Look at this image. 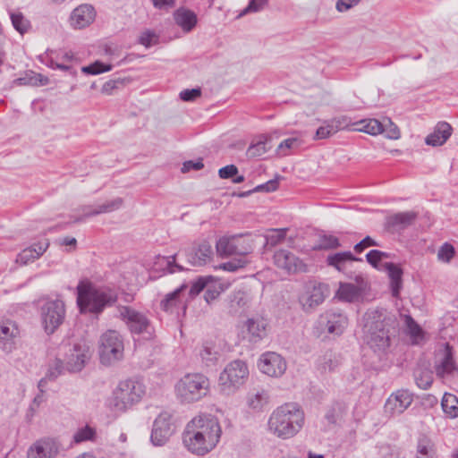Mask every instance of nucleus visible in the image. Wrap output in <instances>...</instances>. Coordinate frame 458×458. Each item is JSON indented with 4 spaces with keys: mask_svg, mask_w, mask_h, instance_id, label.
Returning <instances> with one entry per match:
<instances>
[{
    "mask_svg": "<svg viewBox=\"0 0 458 458\" xmlns=\"http://www.w3.org/2000/svg\"><path fill=\"white\" fill-rule=\"evenodd\" d=\"M346 406L344 403L335 402L333 403L326 411L325 419L328 424H335L337 420L345 412Z\"/></svg>",
    "mask_w": 458,
    "mask_h": 458,
    "instance_id": "a19ab883",
    "label": "nucleus"
},
{
    "mask_svg": "<svg viewBox=\"0 0 458 458\" xmlns=\"http://www.w3.org/2000/svg\"><path fill=\"white\" fill-rule=\"evenodd\" d=\"M444 412L451 419L458 417V398L453 394L445 393L441 402Z\"/></svg>",
    "mask_w": 458,
    "mask_h": 458,
    "instance_id": "58836bf2",
    "label": "nucleus"
},
{
    "mask_svg": "<svg viewBox=\"0 0 458 458\" xmlns=\"http://www.w3.org/2000/svg\"><path fill=\"white\" fill-rule=\"evenodd\" d=\"M267 1L268 0H250L248 5L242 11L240 16L260 12L267 4Z\"/></svg>",
    "mask_w": 458,
    "mask_h": 458,
    "instance_id": "5fc2aeb1",
    "label": "nucleus"
},
{
    "mask_svg": "<svg viewBox=\"0 0 458 458\" xmlns=\"http://www.w3.org/2000/svg\"><path fill=\"white\" fill-rule=\"evenodd\" d=\"M94 18V8L89 4H81L72 11L70 20L74 28L82 29L89 26Z\"/></svg>",
    "mask_w": 458,
    "mask_h": 458,
    "instance_id": "393cba45",
    "label": "nucleus"
},
{
    "mask_svg": "<svg viewBox=\"0 0 458 458\" xmlns=\"http://www.w3.org/2000/svg\"><path fill=\"white\" fill-rule=\"evenodd\" d=\"M259 368L264 374L277 377L285 372L286 362L280 354L267 352L260 357Z\"/></svg>",
    "mask_w": 458,
    "mask_h": 458,
    "instance_id": "a211bd4d",
    "label": "nucleus"
},
{
    "mask_svg": "<svg viewBox=\"0 0 458 458\" xmlns=\"http://www.w3.org/2000/svg\"><path fill=\"white\" fill-rule=\"evenodd\" d=\"M238 174V168L234 165H225L219 169L218 174L222 179H232Z\"/></svg>",
    "mask_w": 458,
    "mask_h": 458,
    "instance_id": "774afa93",
    "label": "nucleus"
},
{
    "mask_svg": "<svg viewBox=\"0 0 458 458\" xmlns=\"http://www.w3.org/2000/svg\"><path fill=\"white\" fill-rule=\"evenodd\" d=\"M118 312L131 334L152 335L153 327L145 314L128 306L118 307Z\"/></svg>",
    "mask_w": 458,
    "mask_h": 458,
    "instance_id": "f8f14e48",
    "label": "nucleus"
},
{
    "mask_svg": "<svg viewBox=\"0 0 458 458\" xmlns=\"http://www.w3.org/2000/svg\"><path fill=\"white\" fill-rule=\"evenodd\" d=\"M384 267L390 278L392 295L397 298L403 287V269L398 265L392 262L385 263Z\"/></svg>",
    "mask_w": 458,
    "mask_h": 458,
    "instance_id": "c85d7f7f",
    "label": "nucleus"
},
{
    "mask_svg": "<svg viewBox=\"0 0 458 458\" xmlns=\"http://www.w3.org/2000/svg\"><path fill=\"white\" fill-rule=\"evenodd\" d=\"M181 254L185 256L190 265L201 267L212 260L214 251L212 245L208 241H201L195 242L191 247L184 249L177 254L163 257L158 264L162 267L165 274H174L184 270V267L176 259Z\"/></svg>",
    "mask_w": 458,
    "mask_h": 458,
    "instance_id": "39448f33",
    "label": "nucleus"
},
{
    "mask_svg": "<svg viewBox=\"0 0 458 458\" xmlns=\"http://www.w3.org/2000/svg\"><path fill=\"white\" fill-rule=\"evenodd\" d=\"M123 205V199L122 198H116L112 200L106 201V203H103L101 205H98L96 207L94 206H88L83 208L84 216H97L103 213H110L114 210L119 209Z\"/></svg>",
    "mask_w": 458,
    "mask_h": 458,
    "instance_id": "473e14b6",
    "label": "nucleus"
},
{
    "mask_svg": "<svg viewBox=\"0 0 458 458\" xmlns=\"http://www.w3.org/2000/svg\"><path fill=\"white\" fill-rule=\"evenodd\" d=\"M274 262L277 267L284 269L288 273H294L302 267V262L294 254L286 250L276 251Z\"/></svg>",
    "mask_w": 458,
    "mask_h": 458,
    "instance_id": "5701e85b",
    "label": "nucleus"
},
{
    "mask_svg": "<svg viewBox=\"0 0 458 458\" xmlns=\"http://www.w3.org/2000/svg\"><path fill=\"white\" fill-rule=\"evenodd\" d=\"M247 264V261L243 259H234L220 265V267L229 272H235L240 268H242Z\"/></svg>",
    "mask_w": 458,
    "mask_h": 458,
    "instance_id": "4d7b16f0",
    "label": "nucleus"
},
{
    "mask_svg": "<svg viewBox=\"0 0 458 458\" xmlns=\"http://www.w3.org/2000/svg\"><path fill=\"white\" fill-rule=\"evenodd\" d=\"M145 394L144 386L136 380L121 381L113 393L112 405L116 411H124L139 403Z\"/></svg>",
    "mask_w": 458,
    "mask_h": 458,
    "instance_id": "0eeeda50",
    "label": "nucleus"
},
{
    "mask_svg": "<svg viewBox=\"0 0 458 458\" xmlns=\"http://www.w3.org/2000/svg\"><path fill=\"white\" fill-rule=\"evenodd\" d=\"M63 370L64 365L60 359H55L51 363H49L45 377L39 380L38 385L40 393H44L46 391L47 383L55 381L63 373Z\"/></svg>",
    "mask_w": 458,
    "mask_h": 458,
    "instance_id": "7c9ffc66",
    "label": "nucleus"
},
{
    "mask_svg": "<svg viewBox=\"0 0 458 458\" xmlns=\"http://www.w3.org/2000/svg\"><path fill=\"white\" fill-rule=\"evenodd\" d=\"M222 428L216 417L199 414L190 420L182 433L184 447L193 454L205 455L220 441Z\"/></svg>",
    "mask_w": 458,
    "mask_h": 458,
    "instance_id": "f257e3e1",
    "label": "nucleus"
},
{
    "mask_svg": "<svg viewBox=\"0 0 458 458\" xmlns=\"http://www.w3.org/2000/svg\"><path fill=\"white\" fill-rule=\"evenodd\" d=\"M213 280L212 276H199L196 281L192 282L189 295L191 298L197 296L200 292L206 289L208 283Z\"/></svg>",
    "mask_w": 458,
    "mask_h": 458,
    "instance_id": "8fccbe9b",
    "label": "nucleus"
},
{
    "mask_svg": "<svg viewBox=\"0 0 458 458\" xmlns=\"http://www.w3.org/2000/svg\"><path fill=\"white\" fill-rule=\"evenodd\" d=\"M364 341L374 352L385 353L398 332L394 315L383 308L368 310L363 315Z\"/></svg>",
    "mask_w": 458,
    "mask_h": 458,
    "instance_id": "f03ea898",
    "label": "nucleus"
},
{
    "mask_svg": "<svg viewBox=\"0 0 458 458\" xmlns=\"http://www.w3.org/2000/svg\"><path fill=\"white\" fill-rule=\"evenodd\" d=\"M340 360L331 352H326L323 357L319 360L318 367L319 369L323 372H331L335 370V369L339 366Z\"/></svg>",
    "mask_w": 458,
    "mask_h": 458,
    "instance_id": "79ce46f5",
    "label": "nucleus"
},
{
    "mask_svg": "<svg viewBox=\"0 0 458 458\" xmlns=\"http://www.w3.org/2000/svg\"><path fill=\"white\" fill-rule=\"evenodd\" d=\"M187 287L183 284L174 292L167 293L160 301L161 310L171 314L178 313L179 309H182L185 311L186 306L181 299V294Z\"/></svg>",
    "mask_w": 458,
    "mask_h": 458,
    "instance_id": "b1692460",
    "label": "nucleus"
},
{
    "mask_svg": "<svg viewBox=\"0 0 458 458\" xmlns=\"http://www.w3.org/2000/svg\"><path fill=\"white\" fill-rule=\"evenodd\" d=\"M380 454L381 458H406L403 452L396 446H382L380 449Z\"/></svg>",
    "mask_w": 458,
    "mask_h": 458,
    "instance_id": "6e6d98bb",
    "label": "nucleus"
},
{
    "mask_svg": "<svg viewBox=\"0 0 458 458\" xmlns=\"http://www.w3.org/2000/svg\"><path fill=\"white\" fill-rule=\"evenodd\" d=\"M89 359V348L85 344H75L67 354V369L72 372L81 371Z\"/></svg>",
    "mask_w": 458,
    "mask_h": 458,
    "instance_id": "6ab92c4d",
    "label": "nucleus"
},
{
    "mask_svg": "<svg viewBox=\"0 0 458 458\" xmlns=\"http://www.w3.org/2000/svg\"><path fill=\"white\" fill-rule=\"evenodd\" d=\"M125 84V80L122 78H116L113 80H109L108 81L105 82L102 87V93L106 95H111L113 93V90L115 89H118Z\"/></svg>",
    "mask_w": 458,
    "mask_h": 458,
    "instance_id": "13d9d810",
    "label": "nucleus"
},
{
    "mask_svg": "<svg viewBox=\"0 0 458 458\" xmlns=\"http://www.w3.org/2000/svg\"><path fill=\"white\" fill-rule=\"evenodd\" d=\"M216 252L220 256L239 255L246 256L251 252L253 246L250 242L242 235L222 237L216 244Z\"/></svg>",
    "mask_w": 458,
    "mask_h": 458,
    "instance_id": "2eb2a0df",
    "label": "nucleus"
},
{
    "mask_svg": "<svg viewBox=\"0 0 458 458\" xmlns=\"http://www.w3.org/2000/svg\"><path fill=\"white\" fill-rule=\"evenodd\" d=\"M201 96V89L199 88L187 89L180 92V98L185 102H191Z\"/></svg>",
    "mask_w": 458,
    "mask_h": 458,
    "instance_id": "680f3d73",
    "label": "nucleus"
},
{
    "mask_svg": "<svg viewBox=\"0 0 458 458\" xmlns=\"http://www.w3.org/2000/svg\"><path fill=\"white\" fill-rule=\"evenodd\" d=\"M348 326L347 316L339 309H329L321 313L316 321L320 333L341 335Z\"/></svg>",
    "mask_w": 458,
    "mask_h": 458,
    "instance_id": "9d476101",
    "label": "nucleus"
},
{
    "mask_svg": "<svg viewBox=\"0 0 458 458\" xmlns=\"http://www.w3.org/2000/svg\"><path fill=\"white\" fill-rule=\"evenodd\" d=\"M10 19L13 28L21 34H24L30 28V21L22 14L21 12L10 11Z\"/></svg>",
    "mask_w": 458,
    "mask_h": 458,
    "instance_id": "ea45409f",
    "label": "nucleus"
},
{
    "mask_svg": "<svg viewBox=\"0 0 458 458\" xmlns=\"http://www.w3.org/2000/svg\"><path fill=\"white\" fill-rule=\"evenodd\" d=\"M412 394L405 389L393 393L385 403V412L390 416L402 414L412 403Z\"/></svg>",
    "mask_w": 458,
    "mask_h": 458,
    "instance_id": "f3484780",
    "label": "nucleus"
},
{
    "mask_svg": "<svg viewBox=\"0 0 458 458\" xmlns=\"http://www.w3.org/2000/svg\"><path fill=\"white\" fill-rule=\"evenodd\" d=\"M138 42L146 48H149L159 43V35L154 30H145L139 36Z\"/></svg>",
    "mask_w": 458,
    "mask_h": 458,
    "instance_id": "49530a36",
    "label": "nucleus"
},
{
    "mask_svg": "<svg viewBox=\"0 0 458 458\" xmlns=\"http://www.w3.org/2000/svg\"><path fill=\"white\" fill-rule=\"evenodd\" d=\"M250 296L244 291H233L227 297V310L231 315L245 313L250 308Z\"/></svg>",
    "mask_w": 458,
    "mask_h": 458,
    "instance_id": "412c9836",
    "label": "nucleus"
},
{
    "mask_svg": "<svg viewBox=\"0 0 458 458\" xmlns=\"http://www.w3.org/2000/svg\"><path fill=\"white\" fill-rule=\"evenodd\" d=\"M40 317L45 331L51 335L64 322L65 305L61 300H48L40 308Z\"/></svg>",
    "mask_w": 458,
    "mask_h": 458,
    "instance_id": "9b49d317",
    "label": "nucleus"
},
{
    "mask_svg": "<svg viewBox=\"0 0 458 458\" xmlns=\"http://www.w3.org/2000/svg\"><path fill=\"white\" fill-rule=\"evenodd\" d=\"M384 123L386 124V127H385V132L386 133L387 138L396 140L400 137V131L398 127L394 124L390 119L385 120Z\"/></svg>",
    "mask_w": 458,
    "mask_h": 458,
    "instance_id": "0e129e2a",
    "label": "nucleus"
},
{
    "mask_svg": "<svg viewBox=\"0 0 458 458\" xmlns=\"http://www.w3.org/2000/svg\"><path fill=\"white\" fill-rule=\"evenodd\" d=\"M174 20L184 32L191 31L198 21L196 13L184 7H180L174 13Z\"/></svg>",
    "mask_w": 458,
    "mask_h": 458,
    "instance_id": "bb28decb",
    "label": "nucleus"
},
{
    "mask_svg": "<svg viewBox=\"0 0 458 458\" xmlns=\"http://www.w3.org/2000/svg\"><path fill=\"white\" fill-rule=\"evenodd\" d=\"M36 259L38 258L35 256L34 248L30 246L19 253L16 261L21 264H28L29 262L34 261Z\"/></svg>",
    "mask_w": 458,
    "mask_h": 458,
    "instance_id": "052dcab7",
    "label": "nucleus"
},
{
    "mask_svg": "<svg viewBox=\"0 0 458 458\" xmlns=\"http://www.w3.org/2000/svg\"><path fill=\"white\" fill-rule=\"evenodd\" d=\"M389 254L378 250H371L366 254V259L373 267L377 268L379 262L384 259H388Z\"/></svg>",
    "mask_w": 458,
    "mask_h": 458,
    "instance_id": "603ef678",
    "label": "nucleus"
},
{
    "mask_svg": "<svg viewBox=\"0 0 458 458\" xmlns=\"http://www.w3.org/2000/svg\"><path fill=\"white\" fill-rule=\"evenodd\" d=\"M305 421L304 411L296 403H286L270 414L268 431L281 439H289L297 435Z\"/></svg>",
    "mask_w": 458,
    "mask_h": 458,
    "instance_id": "7ed1b4c3",
    "label": "nucleus"
},
{
    "mask_svg": "<svg viewBox=\"0 0 458 458\" xmlns=\"http://www.w3.org/2000/svg\"><path fill=\"white\" fill-rule=\"evenodd\" d=\"M123 340L119 332L107 330L99 339V355L103 364L109 365L123 357Z\"/></svg>",
    "mask_w": 458,
    "mask_h": 458,
    "instance_id": "1a4fd4ad",
    "label": "nucleus"
},
{
    "mask_svg": "<svg viewBox=\"0 0 458 458\" xmlns=\"http://www.w3.org/2000/svg\"><path fill=\"white\" fill-rule=\"evenodd\" d=\"M337 295L340 300H343V301H345L348 302H352V301L358 300V298L360 297V290L354 284L341 283L339 289L337 291Z\"/></svg>",
    "mask_w": 458,
    "mask_h": 458,
    "instance_id": "4c0bfd02",
    "label": "nucleus"
},
{
    "mask_svg": "<svg viewBox=\"0 0 458 458\" xmlns=\"http://www.w3.org/2000/svg\"><path fill=\"white\" fill-rule=\"evenodd\" d=\"M272 148V138L261 135L248 148L247 155L251 157H260L268 152Z\"/></svg>",
    "mask_w": 458,
    "mask_h": 458,
    "instance_id": "e433bc0d",
    "label": "nucleus"
},
{
    "mask_svg": "<svg viewBox=\"0 0 458 458\" xmlns=\"http://www.w3.org/2000/svg\"><path fill=\"white\" fill-rule=\"evenodd\" d=\"M285 231L275 230L274 233L266 236V245L276 246L284 241Z\"/></svg>",
    "mask_w": 458,
    "mask_h": 458,
    "instance_id": "e2e57ef3",
    "label": "nucleus"
},
{
    "mask_svg": "<svg viewBox=\"0 0 458 458\" xmlns=\"http://www.w3.org/2000/svg\"><path fill=\"white\" fill-rule=\"evenodd\" d=\"M199 356L205 366H215L221 356L220 349L214 343L206 342L199 351Z\"/></svg>",
    "mask_w": 458,
    "mask_h": 458,
    "instance_id": "72a5a7b5",
    "label": "nucleus"
},
{
    "mask_svg": "<svg viewBox=\"0 0 458 458\" xmlns=\"http://www.w3.org/2000/svg\"><path fill=\"white\" fill-rule=\"evenodd\" d=\"M302 143V140L297 137L288 138L280 142L276 148V154L278 156H287L289 150L298 148Z\"/></svg>",
    "mask_w": 458,
    "mask_h": 458,
    "instance_id": "a18cd8bd",
    "label": "nucleus"
},
{
    "mask_svg": "<svg viewBox=\"0 0 458 458\" xmlns=\"http://www.w3.org/2000/svg\"><path fill=\"white\" fill-rule=\"evenodd\" d=\"M371 246H379V244L370 236H366L363 240L355 244L354 250L357 253H361L365 249Z\"/></svg>",
    "mask_w": 458,
    "mask_h": 458,
    "instance_id": "338daca9",
    "label": "nucleus"
},
{
    "mask_svg": "<svg viewBox=\"0 0 458 458\" xmlns=\"http://www.w3.org/2000/svg\"><path fill=\"white\" fill-rule=\"evenodd\" d=\"M329 295V288L326 284H313L306 287L300 295L299 302L305 313L313 312Z\"/></svg>",
    "mask_w": 458,
    "mask_h": 458,
    "instance_id": "4468645a",
    "label": "nucleus"
},
{
    "mask_svg": "<svg viewBox=\"0 0 458 458\" xmlns=\"http://www.w3.org/2000/svg\"><path fill=\"white\" fill-rule=\"evenodd\" d=\"M112 70V65L108 64H104L100 61H96L93 64L83 66L81 68V72L86 74L97 75L105 72H109Z\"/></svg>",
    "mask_w": 458,
    "mask_h": 458,
    "instance_id": "09e8293b",
    "label": "nucleus"
},
{
    "mask_svg": "<svg viewBox=\"0 0 458 458\" xmlns=\"http://www.w3.org/2000/svg\"><path fill=\"white\" fill-rule=\"evenodd\" d=\"M335 132L334 130L331 129V124L328 122L326 123L325 125L320 126L318 128L316 131L315 140H323L330 137L331 135L335 134Z\"/></svg>",
    "mask_w": 458,
    "mask_h": 458,
    "instance_id": "69168bd1",
    "label": "nucleus"
},
{
    "mask_svg": "<svg viewBox=\"0 0 458 458\" xmlns=\"http://www.w3.org/2000/svg\"><path fill=\"white\" fill-rule=\"evenodd\" d=\"M455 254L454 246L448 242L444 243L437 252V259L443 262H450Z\"/></svg>",
    "mask_w": 458,
    "mask_h": 458,
    "instance_id": "864d4df0",
    "label": "nucleus"
},
{
    "mask_svg": "<svg viewBox=\"0 0 458 458\" xmlns=\"http://www.w3.org/2000/svg\"><path fill=\"white\" fill-rule=\"evenodd\" d=\"M386 124L377 119H365L353 123V131H363L370 135H377L385 132Z\"/></svg>",
    "mask_w": 458,
    "mask_h": 458,
    "instance_id": "2f4dec72",
    "label": "nucleus"
},
{
    "mask_svg": "<svg viewBox=\"0 0 458 458\" xmlns=\"http://www.w3.org/2000/svg\"><path fill=\"white\" fill-rule=\"evenodd\" d=\"M95 436L96 430L89 425H86L75 432L73 435V441L76 444H80L88 440H93Z\"/></svg>",
    "mask_w": 458,
    "mask_h": 458,
    "instance_id": "de8ad7c7",
    "label": "nucleus"
},
{
    "mask_svg": "<svg viewBox=\"0 0 458 458\" xmlns=\"http://www.w3.org/2000/svg\"><path fill=\"white\" fill-rule=\"evenodd\" d=\"M443 355L444 356L439 364L436 366V373L440 377H445L446 375H449L457 369L453 358L452 348L448 344H446L445 346Z\"/></svg>",
    "mask_w": 458,
    "mask_h": 458,
    "instance_id": "c756f323",
    "label": "nucleus"
},
{
    "mask_svg": "<svg viewBox=\"0 0 458 458\" xmlns=\"http://www.w3.org/2000/svg\"><path fill=\"white\" fill-rule=\"evenodd\" d=\"M174 431L172 414L166 411H162L153 422L150 441L156 446H163L174 434Z\"/></svg>",
    "mask_w": 458,
    "mask_h": 458,
    "instance_id": "dca6fc26",
    "label": "nucleus"
},
{
    "mask_svg": "<svg viewBox=\"0 0 458 458\" xmlns=\"http://www.w3.org/2000/svg\"><path fill=\"white\" fill-rule=\"evenodd\" d=\"M340 246L337 237L332 234L321 233L318 235V244L314 249L316 250H330L336 249Z\"/></svg>",
    "mask_w": 458,
    "mask_h": 458,
    "instance_id": "c03bdc74",
    "label": "nucleus"
},
{
    "mask_svg": "<svg viewBox=\"0 0 458 458\" xmlns=\"http://www.w3.org/2000/svg\"><path fill=\"white\" fill-rule=\"evenodd\" d=\"M270 401V395L265 389H257L249 393L248 405L250 409L260 411H262Z\"/></svg>",
    "mask_w": 458,
    "mask_h": 458,
    "instance_id": "c9c22d12",
    "label": "nucleus"
},
{
    "mask_svg": "<svg viewBox=\"0 0 458 458\" xmlns=\"http://www.w3.org/2000/svg\"><path fill=\"white\" fill-rule=\"evenodd\" d=\"M208 387V378L202 374L195 373L182 377L175 386V391L182 402L193 403L205 396Z\"/></svg>",
    "mask_w": 458,
    "mask_h": 458,
    "instance_id": "423d86ee",
    "label": "nucleus"
},
{
    "mask_svg": "<svg viewBox=\"0 0 458 458\" xmlns=\"http://www.w3.org/2000/svg\"><path fill=\"white\" fill-rule=\"evenodd\" d=\"M76 290L77 305L81 313L89 312L98 315L117 301V293L114 290L97 287L88 281H81Z\"/></svg>",
    "mask_w": 458,
    "mask_h": 458,
    "instance_id": "20e7f679",
    "label": "nucleus"
},
{
    "mask_svg": "<svg viewBox=\"0 0 458 458\" xmlns=\"http://www.w3.org/2000/svg\"><path fill=\"white\" fill-rule=\"evenodd\" d=\"M414 379L420 388L426 390L432 385V372L428 369H417L414 370Z\"/></svg>",
    "mask_w": 458,
    "mask_h": 458,
    "instance_id": "37998d69",
    "label": "nucleus"
},
{
    "mask_svg": "<svg viewBox=\"0 0 458 458\" xmlns=\"http://www.w3.org/2000/svg\"><path fill=\"white\" fill-rule=\"evenodd\" d=\"M19 329L15 323L7 320L0 324V349L9 353L15 348Z\"/></svg>",
    "mask_w": 458,
    "mask_h": 458,
    "instance_id": "4be33fe9",
    "label": "nucleus"
},
{
    "mask_svg": "<svg viewBox=\"0 0 458 458\" xmlns=\"http://www.w3.org/2000/svg\"><path fill=\"white\" fill-rule=\"evenodd\" d=\"M416 217L417 214L413 211L399 212L387 217L386 225L394 231L403 230L411 225Z\"/></svg>",
    "mask_w": 458,
    "mask_h": 458,
    "instance_id": "cd10ccee",
    "label": "nucleus"
},
{
    "mask_svg": "<svg viewBox=\"0 0 458 458\" xmlns=\"http://www.w3.org/2000/svg\"><path fill=\"white\" fill-rule=\"evenodd\" d=\"M267 321L262 317L251 318L245 322L244 338L257 344L267 336Z\"/></svg>",
    "mask_w": 458,
    "mask_h": 458,
    "instance_id": "aec40b11",
    "label": "nucleus"
},
{
    "mask_svg": "<svg viewBox=\"0 0 458 458\" xmlns=\"http://www.w3.org/2000/svg\"><path fill=\"white\" fill-rule=\"evenodd\" d=\"M433 454L436 455V452L433 448V445L427 439H420L417 445V456H423Z\"/></svg>",
    "mask_w": 458,
    "mask_h": 458,
    "instance_id": "bf43d9fd",
    "label": "nucleus"
},
{
    "mask_svg": "<svg viewBox=\"0 0 458 458\" xmlns=\"http://www.w3.org/2000/svg\"><path fill=\"white\" fill-rule=\"evenodd\" d=\"M327 261L329 266L335 267L338 271H344L348 262H361L362 259L355 257L351 251H344L329 255Z\"/></svg>",
    "mask_w": 458,
    "mask_h": 458,
    "instance_id": "f704fd0d",
    "label": "nucleus"
},
{
    "mask_svg": "<svg viewBox=\"0 0 458 458\" xmlns=\"http://www.w3.org/2000/svg\"><path fill=\"white\" fill-rule=\"evenodd\" d=\"M64 451L58 437H43L33 442L27 450V458H57Z\"/></svg>",
    "mask_w": 458,
    "mask_h": 458,
    "instance_id": "ddd939ff",
    "label": "nucleus"
},
{
    "mask_svg": "<svg viewBox=\"0 0 458 458\" xmlns=\"http://www.w3.org/2000/svg\"><path fill=\"white\" fill-rule=\"evenodd\" d=\"M452 126L446 122L438 123L433 132L427 136L425 142L430 146H442L452 134Z\"/></svg>",
    "mask_w": 458,
    "mask_h": 458,
    "instance_id": "a878e982",
    "label": "nucleus"
},
{
    "mask_svg": "<svg viewBox=\"0 0 458 458\" xmlns=\"http://www.w3.org/2000/svg\"><path fill=\"white\" fill-rule=\"evenodd\" d=\"M249 375L247 364L235 360L226 365L219 376L221 391L225 394H233L242 386Z\"/></svg>",
    "mask_w": 458,
    "mask_h": 458,
    "instance_id": "6e6552de",
    "label": "nucleus"
},
{
    "mask_svg": "<svg viewBox=\"0 0 458 458\" xmlns=\"http://www.w3.org/2000/svg\"><path fill=\"white\" fill-rule=\"evenodd\" d=\"M331 129L336 133L338 131L348 130L353 123L350 117L346 115L338 116L329 121Z\"/></svg>",
    "mask_w": 458,
    "mask_h": 458,
    "instance_id": "3c124183",
    "label": "nucleus"
}]
</instances>
